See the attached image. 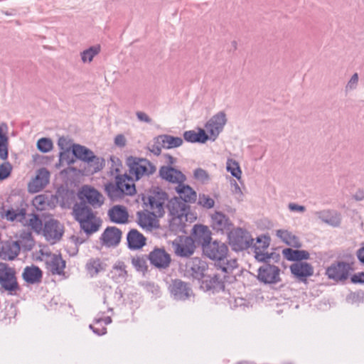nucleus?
<instances>
[{"label": "nucleus", "mask_w": 364, "mask_h": 364, "mask_svg": "<svg viewBox=\"0 0 364 364\" xmlns=\"http://www.w3.org/2000/svg\"><path fill=\"white\" fill-rule=\"evenodd\" d=\"M358 73H355L351 76L350 79L346 84V88H345L346 91L348 92V91H351V90H355L358 86Z\"/></svg>", "instance_id": "53"}, {"label": "nucleus", "mask_w": 364, "mask_h": 364, "mask_svg": "<svg viewBox=\"0 0 364 364\" xmlns=\"http://www.w3.org/2000/svg\"><path fill=\"white\" fill-rule=\"evenodd\" d=\"M108 216L112 222L123 224L127 222L129 215L125 207L114 205L109 210Z\"/></svg>", "instance_id": "31"}, {"label": "nucleus", "mask_w": 364, "mask_h": 364, "mask_svg": "<svg viewBox=\"0 0 364 364\" xmlns=\"http://www.w3.org/2000/svg\"><path fill=\"white\" fill-rule=\"evenodd\" d=\"M8 126L6 123L0 125V159L6 160L8 158L9 137L6 134Z\"/></svg>", "instance_id": "36"}, {"label": "nucleus", "mask_w": 364, "mask_h": 364, "mask_svg": "<svg viewBox=\"0 0 364 364\" xmlns=\"http://www.w3.org/2000/svg\"><path fill=\"white\" fill-rule=\"evenodd\" d=\"M73 213L76 221L81 220L88 215L94 213L91 208L89 207L85 201L81 200L74 205Z\"/></svg>", "instance_id": "40"}, {"label": "nucleus", "mask_w": 364, "mask_h": 364, "mask_svg": "<svg viewBox=\"0 0 364 364\" xmlns=\"http://www.w3.org/2000/svg\"><path fill=\"white\" fill-rule=\"evenodd\" d=\"M283 255L289 261L302 262L309 259V253L306 250H292L287 248L283 250Z\"/></svg>", "instance_id": "38"}, {"label": "nucleus", "mask_w": 364, "mask_h": 364, "mask_svg": "<svg viewBox=\"0 0 364 364\" xmlns=\"http://www.w3.org/2000/svg\"><path fill=\"white\" fill-rule=\"evenodd\" d=\"M23 205V203H21L20 207L17 208H11L7 210L5 213L6 218L11 222H19L36 233L41 232L43 229L42 220L36 214L29 215L27 219L26 217V210Z\"/></svg>", "instance_id": "2"}, {"label": "nucleus", "mask_w": 364, "mask_h": 364, "mask_svg": "<svg viewBox=\"0 0 364 364\" xmlns=\"http://www.w3.org/2000/svg\"><path fill=\"white\" fill-rule=\"evenodd\" d=\"M122 237V231L116 227H108L101 235L103 245L107 247L117 246Z\"/></svg>", "instance_id": "26"}, {"label": "nucleus", "mask_w": 364, "mask_h": 364, "mask_svg": "<svg viewBox=\"0 0 364 364\" xmlns=\"http://www.w3.org/2000/svg\"><path fill=\"white\" fill-rule=\"evenodd\" d=\"M314 215L323 223L333 227H338L341 222V215L336 210H323L314 212Z\"/></svg>", "instance_id": "25"}, {"label": "nucleus", "mask_w": 364, "mask_h": 364, "mask_svg": "<svg viewBox=\"0 0 364 364\" xmlns=\"http://www.w3.org/2000/svg\"><path fill=\"white\" fill-rule=\"evenodd\" d=\"M227 171L238 180L241 178L242 171L239 164L234 159H228L226 163Z\"/></svg>", "instance_id": "46"}, {"label": "nucleus", "mask_w": 364, "mask_h": 364, "mask_svg": "<svg viewBox=\"0 0 364 364\" xmlns=\"http://www.w3.org/2000/svg\"><path fill=\"white\" fill-rule=\"evenodd\" d=\"M156 218L159 216L152 214L149 210L139 211L136 213V222L138 225L146 231H152L159 227Z\"/></svg>", "instance_id": "18"}, {"label": "nucleus", "mask_w": 364, "mask_h": 364, "mask_svg": "<svg viewBox=\"0 0 364 364\" xmlns=\"http://www.w3.org/2000/svg\"><path fill=\"white\" fill-rule=\"evenodd\" d=\"M20 252L18 242H7L2 245L0 250V257L5 260H13Z\"/></svg>", "instance_id": "32"}, {"label": "nucleus", "mask_w": 364, "mask_h": 364, "mask_svg": "<svg viewBox=\"0 0 364 364\" xmlns=\"http://www.w3.org/2000/svg\"><path fill=\"white\" fill-rule=\"evenodd\" d=\"M102 322H103L105 325H108L111 323L112 318L109 316H107L105 318H95V324H100Z\"/></svg>", "instance_id": "59"}, {"label": "nucleus", "mask_w": 364, "mask_h": 364, "mask_svg": "<svg viewBox=\"0 0 364 364\" xmlns=\"http://www.w3.org/2000/svg\"><path fill=\"white\" fill-rule=\"evenodd\" d=\"M121 182L115 180V183H109L105 186V191L112 200H116L122 198L124 196L123 191L120 188Z\"/></svg>", "instance_id": "41"}, {"label": "nucleus", "mask_w": 364, "mask_h": 364, "mask_svg": "<svg viewBox=\"0 0 364 364\" xmlns=\"http://www.w3.org/2000/svg\"><path fill=\"white\" fill-rule=\"evenodd\" d=\"M43 273L41 269L36 266L26 267L23 269V279L29 284H36L41 282Z\"/></svg>", "instance_id": "35"}, {"label": "nucleus", "mask_w": 364, "mask_h": 364, "mask_svg": "<svg viewBox=\"0 0 364 364\" xmlns=\"http://www.w3.org/2000/svg\"><path fill=\"white\" fill-rule=\"evenodd\" d=\"M134 177L131 175L124 173L123 175H117L115 180L120 181V188L123 191L124 195L132 196L136 192L135 186L134 184Z\"/></svg>", "instance_id": "34"}, {"label": "nucleus", "mask_w": 364, "mask_h": 364, "mask_svg": "<svg viewBox=\"0 0 364 364\" xmlns=\"http://www.w3.org/2000/svg\"><path fill=\"white\" fill-rule=\"evenodd\" d=\"M46 269L53 274H62L65 267V262L60 255H50L46 259Z\"/></svg>", "instance_id": "27"}, {"label": "nucleus", "mask_w": 364, "mask_h": 364, "mask_svg": "<svg viewBox=\"0 0 364 364\" xmlns=\"http://www.w3.org/2000/svg\"><path fill=\"white\" fill-rule=\"evenodd\" d=\"M161 146L159 144H156L153 145L152 149H151V151L154 153L155 155L158 156L161 152Z\"/></svg>", "instance_id": "61"}, {"label": "nucleus", "mask_w": 364, "mask_h": 364, "mask_svg": "<svg viewBox=\"0 0 364 364\" xmlns=\"http://www.w3.org/2000/svg\"><path fill=\"white\" fill-rule=\"evenodd\" d=\"M228 247L222 242L215 240L206 245L203 250V254L213 260L224 261L228 255Z\"/></svg>", "instance_id": "12"}, {"label": "nucleus", "mask_w": 364, "mask_h": 364, "mask_svg": "<svg viewBox=\"0 0 364 364\" xmlns=\"http://www.w3.org/2000/svg\"><path fill=\"white\" fill-rule=\"evenodd\" d=\"M127 246L129 250H137L146 245V238L136 229H132L127 235Z\"/></svg>", "instance_id": "28"}, {"label": "nucleus", "mask_w": 364, "mask_h": 364, "mask_svg": "<svg viewBox=\"0 0 364 364\" xmlns=\"http://www.w3.org/2000/svg\"><path fill=\"white\" fill-rule=\"evenodd\" d=\"M276 235L280 238L287 245L294 247H300L301 242L299 238L293 235L291 232L286 230H278L276 232Z\"/></svg>", "instance_id": "39"}, {"label": "nucleus", "mask_w": 364, "mask_h": 364, "mask_svg": "<svg viewBox=\"0 0 364 364\" xmlns=\"http://www.w3.org/2000/svg\"><path fill=\"white\" fill-rule=\"evenodd\" d=\"M353 197L356 200L360 201L364 198V193L363 192H358L354 195Z\"/></svg>", "instance_id": "63"}, {"label": "nucleus", "mask_w": 364, "mask_h": 364, "mask_svg": "<svg viewBox=\"0 0 364 364\" xmlns=\"http://www.w3.org/2000/svg\"><path fill=\"white\" fill-rule=\"evenodd\" d=\"M172 247L176 255L181 257H188L194 253L196 245H194L192 237L180 236L173 241Z\"/></svg>", "instance_id": "8"}, {"label": "nucleus", "mask_w": 364, "mask_h": 364, "mask_svg": "<svg viewBox=\"0 0 364 364\" xmlns=\"http://www.w3.org/2000/svg\"><path fill=\"white\" fill-rule=\"evenodd\" d=\"M86 269L90 275L93 277L105 269V264L100 259H90L86 264Z\"/></svg>", "instance_id": "42"}, {"label": "nucleus", "mask_w": 364, "mask_h": 364, "mask_svg": "<svg viewBox=\"0 0 364 364\" xmlns=\"http://www.w3.org/2000/svg\"><path fill=\"white\" fill-rule=\"evenodd\" d=\"M33 205L38 210H45L50 206V200L48 196L45 194L36 196L33 199Z\"/></svg>", "instance_id": "45"}, {"label": "nucleus", "mask_w": 364, "mask_h": 364, "mask_svg": "<svg viewBox=\"0 0 364 364\" xmlns=\"http://www.w3.org/2000/svg\"><path fill=\"white\" fill-rule=\"evenodd\" d=\"M183 138L188 142L203 144L209 139V136L203 129H199L198 132L194 130L186 131L183 133Z\"/></svg>", "instance_id": "37"}, {"label": "nucleus", "mask_w": 364, "mask_h": 364, "mask_svg": "<svg viewBox=\"0 0 364 364\" xmlns=\"http://www.w3.org/2000/svg\"><path fill=\"white\" fill-rule=\"evenodd\" d=\"M169 288L171 294L176 300H186L193 294L189 284L179 279L174 280Z\"/></svg>", "instance_id": "20"}, {"label": "nucleus", "mask_w": 364, "mask_h": 364, "mask_svg": "<svg viewBox=\"0 0 364 364\" xmlns=\"http://www.w3.org/2000/svg\"><path fill=\"white\" fill-rule=\"evenodd\" d=\"M176 191L179 195V199L186 203H194L197 200L196 192L188 185L182 183L176 187Z\"/></svg>", "instance_id": "30"}, {"label": "nucleus", "mask_w": 364, "mask_h": 364, "mask_svg": "<svg viewBox=\"0 0 364 364\" xmlns=\"http://www.w3.org/2000/svg\"><path fill=\"white\" fill-rule=\"evenodd\" d=\"M350 269V266L348 263L337 262L331 264V265L326 269V274L331 279L343 281L348 277Z\"/></svg>", "instance_id": "14"}, {"label": "nucleus", "mask_w": 364, "mask_h": 364, "mask_svg": "<svg viewBox=\"0 0 364 364\" xmlns=\"http://www.w3.org/2000/svg\"><path fill=\"white\" fill-rule=\"evenodd\" d=\"M114 144L120 147H123L126 144V139L124 135L118 134L114 139Z\"/></svg>", "instance_id": "58"}, {"label": "nucleus", "mask_w": 364, "mask_h": 364, "mask_svg": "<svg viewBox=\"0 0 364 364\" xmlns=\"http://www.w3.org/2000/svg\"><path fill=\"white\" fill-rule=\"evenodd\" d=\"M228 235L229 244L235 251L247 250L253 244V238L250 232L241 228L232 230Z\"/></svg>", "instance_id": "7"}, {"label": "nucleus", "mask_w": 364, "mask_h": 364, "mask_svg": "<svg viewBox=\"0 0 364 364\" xmlns=\"http://www.w3.org/2000/svg\"><path fill=\"white\" fill-rule=\"evenodd\" d=\"M69 154V149L67 150V151L60 152V161H63L66 160V156Z\"/></svg>", "instance_id": "64"}, {"label": "nucleus", "mask_w": 364, "mask_h": 364, "mask_svg": "<svg viewBox=\"0 0 364 364\" xmlns=\"http://www.w3.org/2000/svg\"><path fill=\"white\" fill-rule=\"evenodd\" d=\"M81 230L87 235H91L97 232L102 225V220L95 213L88 215L77 221Z\"/></svg>", "instance_id": "24"}, {"label": "nucleus", "mask_w": 364, "mask_h": 364, "mask_svg": "<svg viewBox=\"0 0 364 364\" xmlns=\"http://www.w3.org/2000/svg\"><path fill=\"white\" fill-rule=\"evenodd\" d=\"M136 115L137 119L141 122L149 124L151 122V119L144 112H136Z\"/></svg>", "instance_id": "56"}, {"label": "nucleus", "mask_w": 364, "mask_h": 364, "mask_svg": "<svg viewBox=\"0 0 364 364\" xmlns=\"http://www.w3.org/2000/svg\"><path fill=\"white\" fill-rule=\"evenodd\" d=\"M357 257L359 261L364 264V247H361L357 251Z\"/></svg>", "instance_id": "62"}, {"label": "nucleus", "mask_w": 364, "mask_h": 364, "mask_svg": "<svg viewBox=\"0 0 364 364\" xmlns=\"http://www.w3.org/2000/svg\"><path fill=\"white\" fill-rule=\"evenodd\" d=\"M208 268L207 263L199 257H193L187 261L185 266L186 274L194 279H200Z\"/></svg>", "instance_id": "13"}, {"label": "nucleus", "mask_w": 364, "mask_h": 364, "mask_svg": "<svg viewBox=\"0 0 364 364\" xmlns=\"http://www.w3.org/2000/svg\"><path fill=\"white\" fill-rule=\"evenodd\" d=\"M72 152L77 159L89 165L92 168V173L100 171L105 166L104 159L95 156L92 151L85 146L73 144Z\"/></svg>", "instance_id": "4"}, {"label": "nucleus", "mask_w": 364, "mask_h": 364, "mask_svg": "<svg viewBox=\"0 0 364 364\" xmlns=\"http://www.w3.org/2000/svg\"><path fill=\"white\" fill-rule=\"evenodd\" d=\"M151 264L158 268H166L171 263V257L164 249L155 248L149 255Z\"/></svg>", "instance_id": "23"}, {"label": "nucleus", "mask_w": 364, "mask_h": 364, "mask_svg": "<svg viewBox=\"0 0 364 364\" xmlns=\"http://www.w3.org/2000/svg\"><path fill=\"white\" fill-rule=\"evenodd\" d=\"M79 198L85 201L93 208H100L104 203V196L95 188L83 186L79 192Z\"/></svg>", "instance_id": "9"}, {"label": "nucleus", "mask_w": 364, "mask_h": 364, "mask_svg": "<svg viewBox=\"0 0 364 364\" xmlns=\"http://www.w3.org/2000/svg\"><path fill=\"white\" fill-rule=\"evenodd\" d=\"M351 282L354 284H364V272L354 274L351 277Z\"/></svg>", "instance_id": "55"}, {"label": "nucleus", "mask_w": 364, "mask_h": 364, "mask_svg": "<svg viewBox=\"0 0 364 364\" xmlns=\"http://www.w3.org/2000/svg\"><path fill=\"white\" fill-rule=\"evenodd\" d=\"M42 232L46 240L53 244L61 239L64 229L59 221L50 218L45 222Z\"/></svg>", "instance_id": "10"}, {"label": "nucleus", "mask_w": 364, "mask_h": 364, "mask_svg": "<svg viewBox=\"0 0 364 364\" xmlns=\"http://www.w3.org/2000/svg\"><path fill=\"white\" fill-rule=\"evenodd\" d=\"M98 327H95L94 325L90 324V328L97 335L101 336L105 335L107 333V329L105 326H102L101 323L98 324Z\"/></svg>", "instance_id": "54"}, {"label": "nucleus", "mask_w": 364, "mask_h": 364, "mask_svg": "<svg viewBox=\"0 0 364 364\" xmlns=\"http://www.w3.org/2000/svg\"><path fill=\"white\" fill-rule=\"evenodd\" d=\"M201 287L206 291L212 290L213 292L220 291L225 289V284L223 278L215 274L213 276L209 275L205 278L202 282Z\"/></svg>", "instance_id": "29"}, {"label": "nucleus", "mask_w": 364, "mask_h": 364, "mask_svg": "<svg viewBox=\"0 0 364 364\" xmlns=\"http://www.w3.org/2000/svg\"><path fill=\"white\" fill-rule=\"evenodd\" d=\"M129 173L136 181L149 176L156 172V168L149 160L130 156L127 159Z\"/></svg>", "instance_id": "5"}, {"label": "nucleus", "mask_w": 364, "mask_h": 364, "mask_svg": "<svg viewBox=\"0 0 364 364\" xmlns=\"http://www.w3.org/2000/svg\"><path fill=\"white\" fill-rule=\"evenodd\" d=\"M144 204L146 210L152 214L162 217L165 213L166 203L168 201V195L159 188L150 191L147 196L143 197Z\"/></svg>", "instance_id": "3"}, {"label": "nucleus", "mask_w": 364, "mask_h": 364, "mask_svg": "<svg viewBox=\"0 0 364 364\" xmlns=\"http://www.w3.org/2000/svg\"><path fill=\"white\" fill-rule=\"evenodd\" d=\"M211 225L214 230L228 235L233 224L224 213L216 211L211 215Z\"/></svg>", "instance_id": "17"}, {"label": "nucleus", "mask_w": 364, "mask_h": 364, "mask_svg": "<svg viewBox=\"0 0 364 364\" xmlns=\"http://www.w3.org/2000/svg\"><path fill=\"white\" fill-rule=\"evenodd\" d=\"M198 205L205 209H210L215 205V200L210 196L200 193L198 198Z\"/></svg>", "instance_id": "48"}, {"label": "nucleus", "mask_w": 364, "mask_h": 364, "mask_svg": "<svg viewBox=\"0 0 364 364\" xmlns=\"http://www.w3.org/2000/svg\"><path fill=\"white\" fill-rule=\"evenodd\" d=\"M132 264L139 272H144L147 269L146 259L144 257H134L132 259Z\"/></svg>", "instance_id": "50"}, {"label": "nucleus", "mask_w": 364, "mask_h": 364, "mask_svg": "<svg viewBox=\"0 0 364 364\" xmlns=\"http://www.w3.org/2000/svg\"><path fill=\"white\" fill-rule=\"evenodd\" d=\"M193 176L195 179L203 183H206L210 180L208 172L201 168H196L193 171Z\"/></svg>", "instance_id": "51"}, {"label": "nucleus", "mask_w": 364, "mask_h": 364, "mask_svg": "<svg viewBox=\"0 0 364 364\" xmlns=\"http://www.w3.org/2000/svg\"><path fill=\"white\" fill-rule=\"evenodd\" d=\"M159 176L166 181L171 183L179 184L184 183L186 180V176L178 169L171 166H162L159 171Z\"/></svg>", "instance_id": "15"}, {"label": "nucleus", "mask_w": 364, "mask_h": 364, "mask_svg": "<svg viewBox=\"0 0 364 364\" xmlns=\"http://www.w3.org/2000/svg\"><path fill=\"white\" fill-rule=\"evenodd\" d=\"M289 209L291 211H296V212H301L303 213L305 211L306 208L304 205H300L296 203H290L288 205Z\"/></svg>", "instance_id": "57"}, {"label": "nucleus", "mask_w": 364, "mask_h": 364, "mask_svg": "<svg viewBox=\"0 0 364 364\" xmlns=\"http://www.w3.org/2000/svg\"><path fill=\"white\" fill-rule=\"evenodd\" d=\"M53 142L51 139L48 138H41L37 141V148L43 153L50 151L53 149Z\"/></svg>", "instance_id": "49"}, {"label": "nucleus", "mask_w": 364, "mask_h": 364, "mask_svg": "<svg viewBox=\"0 0 364 364\" xmlns=\"http://www.w3.org/2000/svg\"><path fill=\"white\" fill-rule=\"evenodd\" d=\"M166 163L168 164L167 166H171L173 165L176 162V159L173 157L172 156L169 154H165L164 156Z\"/></svg>", "instance_id": "60"}, {"label": "nucleus", "mask_w": 364, "mask_h": 364, "mask_svg": "<svg viewBox=\"0 0 364 364\" xmlns=\"http://www.w3.org/2000/svg\"><path fill=\"white\" fill-rule=\"evenodd\" d=\"M19 289L16 271L6 263H0V290L15 295Z\"/></svg>", "instance_id": "6"}, {"label": "nucleus", "mask_w": 364, "mask_h": 364, "mask_svg": "<svg viewBox=\"0 0 364 364\" xmlns=\"http://www.w3.org/2000/svg\"><path fill=\"white\" fill-rule=\"evenodd\" d=\"M112 273L113 274V277L118 279V282L125 280L127 276L125 264L121 261L117 262L113 266Z\"/></svg>", "instance_id": "44"}, {"label": "nucleus", "mask_w": 364, "mask_h": 364, "mask_svg": "<svg viewBox=\"0 0 364 364\" xmlns=\"http://www.w3.org/2000/svg\"><path fill=\"white\" fill-rule=\"evenodd\" d=\"M191 237L193 240L194 244L201 245L203 250L204 247L211 242V232L205 225H195Z\"/></svg>", "instance_id": "21"}, {"label": "nucleus", "mask_w": 364, "mask_h": 364, "mask_svg": "<svg viewBox=\"0 0 364 364\" xmlns=\"http://www.w3.org/2000/svg\"><path fill=\"white\" fill-rule=\"evenodd\" d=\"M269 245V237L266 236H259L257 237L256 242L253 241V244L251 247L255 248V254L256 255L257 250L260 251L261 252H264V250L268 247Z\"/></svg>", "instance_id": "47"}, {"label": "nucleus", "mask_w": 364, "mask_h": 364, "mask_svg": "<svg viewBox=\"0 0 364 364\" xmlns=\"http://www.w3.org/2000/svg\"><path fill=\"white\" fill-rule=\"evenodd\" d=\"M100 52V46H91L80 53L81 60L84 63H91L97 55Z\"/></svg>", "instance_id": "43"}, {"label": "nucleus", "mask_w": 364, "mask_h": 364, "mask_svg": "<svg viewBox=\"0 0 364 364\" xmlns=\"http://www.w3.org/2000/svg\"><path fill=\"white\" fill-rule=\"evenodd\" d=\"M183 142L182 138L168 134L160 135L156 138V144L168 149L178 147L183 144Z\"/></svg>", "instance_id": "33"}, {"label": "nucleus", "mask_w": 364, "mask_h": 364, "mask_svg": "<svg viewBox=\"0 0 364 364\" xmlns=\"http://www.w3.org/2000/svg\"><path fill=\"white\" fill-rule=\"evenodd\" d=\"M227 122L226 114L221 111L213 115L205 124V127L210 134L209 138L215 141L223 131Z\"/></svg>", "instance_id": "11"}, {"label": "nucleus", "mask_w": 364, "mask_h": 364, "mask_svg": "<svg viewBox=\"0 0 364 364\" xmlns=\"http://www.w3.org/2000/svg\"><path fill=\"white\" fill-rule=\"evenodd\" d=\"M12 170L11 164L8 161L0 164V180H4L9 177Z\"/></svg>", "instance_id": "52"}, {"label": "nucleus", "mask_w": 364, "mask_h": 364, "mask_svg": "<svg viewBox=\"0 0 364 364\" xmlns=\"http://www.w3.org/2000/svg\"><path fill=\"white\" fill-rule=\"evenodd\" d=\"M291 274L301 282H306L307 277L314 274L313 266L306 262H297L290 266Z\"/></svg>", "instance_id": "22"}, {"label": "nucleus", "mask_w": 364, "mask_h": 364, "mask_svg": "<svg viewBox=\"0 0 364 364\" xmlns=\"http://www.w3.org/2000/svg\"><path fill=\"white\" fill-rule=\"evenodd\" d=\"M255 259L263 264L257 269V278L259 282L264 284H277L282 281L281 269L279 267L270 264L271 259L278 261L280 255L275 253L256 252Z\"/></svg>", "instance_id": "1"}, {"label": "nucleus", "mask_w": 364, "mask_h": 364, "mask_svg": "<svg viewBox=\"0 0 364 364\" xmlns=\"http://www.w3.org/2000/svg\"><path fill=\"white\" fill-rule=\"evenodd\" d=\"M166 207L173 219L178 218L181 220L187 215L189 208L188 205L177 197H174L168 200Z\"/></svg>", "instance_id": "19"}, {"label": "nucleus", "mask_w": 364, "mask_h": 364, "mask_svg": "<svg viewBox=\"0 0 364 364\" xmlns=\"http://www.w3.org/2000/svg\"><path fill=\"white\" fill-rule=\"evenodd\" d=\"M50 172L46 168H41L36 172V175L28 184L29 193H35L43 189L49 183Z\"/></svg>", "instance_id": "16"}]
</instances>
